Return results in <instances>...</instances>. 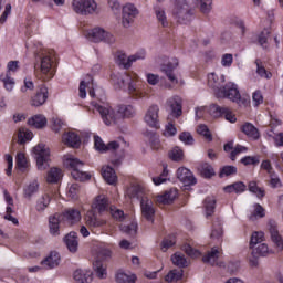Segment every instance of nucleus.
<instances>
[{"instance_id":"4468645a","label":"nucleus","mask_w":283,"mask_h":283,"mask_svg":"<svg viewBox=\"0 0 283 283\" xmlns=\"http://www.w3.org/2000/svg\"><path fill=\"white\" fill-rule=\"evenodd\" d=\"M139 205L143 218H145L147 222H150V224H154L156 222V208H154V201L149 198H145L140 200Z\"/></svg>"},{"instance_id":"ea45409f","label":"nucleus","mask_w":283,"mask_h":283,"mask_svg":"<svg viewBox=\"0 0 283 283\" xmlns=\"http://www.w3.org/2000/svg\"><path fill=\"white\" fill-rule=\"evenodd\" d=\"M176 198H178V190L170 189L166 191L164 195H160L158 197V200L161 205H171V202H174Z\"/></svg>"},{"instance_id":"8fccbe9b","label":"nucleus","mask_w":283,"mask_h":283,"mask_svg":"<svg viewBox=\"0 0 283 283\" xmlns=\"http://www.w3.org/2000/svg\"><path fill=\"white\" fill-rule=\"evenodd\" d=\"M93 269L99 280L107 279V269H105V266H103V262L95 260L93 262Z\"/></svg>"},{"instance_id":"9d476101","label":"nucleus","mask_w":283,"mask_h":283,"mask_svg":"<svg viewBox=\"0 0 283 283\" xmlns=\"http://www.w3.org/2000/svg\"><path fill=\"white\" fill-rule=\"evenodd\" d=\"M209 114L212 118H224L228 123L233 124L238 122V118L229 107L220 106L218 104H211L209 106Z\"/></svg>"},{"instance_id":"39448f33","label":"nucleus","mask_w":283,"mask_h":283,"mask_svg":"<svg viewBox=\"0 0 283 283\" xmlns=\"http://www.w3.org/2000/svg\"><path fill=\"white\" fill-rule=\"evenodd\" d=\"M33 158L36 161V168L39 171H45L50 168V147L45 144H38L33 147Z\"/></svg>"},{"instance_id":"bf43d9fd","label":"nucleus","mask_w":283,"mask_h":283,"mask_svg":"<svg viewBox=\"0 0 283 283\" xmlns=\"http://www.w3.org/2000/svg\"><path fill=\"white\" fill-rule=\"evenodd\" d=\"M94 148L99 154H107V144L98 135H94Z\"/></svg>"},{"instance_id":"6ab92c4d","label":"nucleus","mask_w":283,"mask_h":283,"mask_svg":"<svg viewBox=\"0 0 283 283\" xmlns=\"http://www.w3.org/2000/svg\"><path fill=\"white\" fill-rule=\"evenodd\" d=\"M63 242L66 244V249H69L70 253H76L78 251V233L75 231L67 233Z\"/></svg>"},{"instance_id":"c03bdc74","label":"nucleus","mask_w":283,"mask_h":283,"mask_svg":"<svg viewBox=\"0 0 283 283\" xmlns=\"http://www.w3.org/2000/svg\"><path fill=\"white\" fill-rule=\"evenodd\" d=\"M155 17L164 28H169V21H167V13L160 7H154Z\"/></svg>"},{"instance_id":"e433bc0d","label":"nucleus","mask_w":283,"mask_h":283,"mask_svg":"<svg viewBox=\"0 0 283 283\" xmlns=\"http://www.w3.org/2000/svg\"><path fill=\"white\" fill-rule=\"evenodd\" d=\"M248 191L252 193V196H255L259 200H262L264 196H266V190L264 188L258 186V181H249L248 184Z\"/></svg>"},{"instance_id":"5701e85b","label":"nucleus","mask_w":283,"mask_h":283,"mask_svg":"<svg viewBox=\"0 0 283 283\" xmlns=\"http://www.w3.org/2000/svg\"><path fill=\"white\" fill-rule=\"evenodd\" d=\"M92 207L98 213H105L109 209V199L105 195H98L95 197Z\"/></svg>"},{"instance_id":"58836bf2","label":"nucleus","mask_w":283,"mask_h":283,"mask_svg":"<svg viewBox=\"0 0 283 283\" xmlns=\"http://www.w3.org/2000/svg\"><path fill=\"white\" fill-rule=\"evenodd\" d=\"M185 277V271L184 270H170L166 275H165V282L168 283H176L180 282Z\"/></svg>"},{"instance_id":"f3484780","label":"nucleus","mask_w":283,"mask_h":283,"mask_svg":"<svg viewBox=\"0 0 283 283\" xmlns=\"http://www.w3.org/2000/svg\"><path fill=\"white\" fill-rule=\"evenodd\" d=\"M122 12L123 25L124 28H129L132 21H134V19L138 17V9L133 3H127L122 8Z\"/></svg>"},{"instance_id":"423d86ee","label":"nucleus","mask_w":283,"mask_h":283,"mask_svg":"<svg viewBox=\"0 0 283 283\" xmlns=\"http://www.w3.org/2000/svg\"><path fill=\"white\" fill-rule=\"evenodd\" d=\"M147 59V50L139 49L135 54H132L127 57L125 53H118L116 57V63L123 70H129L136 61H145Z\"/></svg>"},{"instance_id":"0eeeda50","label":"nucleus","mask_w":283,"mask_h":283,"mask_svg":"<svg viewBox=\"0 0 283 283\" xmlns=\"http://www.w3.org/2000/svg\"><path fill=\"white\" fill-rule=\"evenodd\" d=\"M72 6L74 12H76V14H81L82 17L94 14L98 8L95 0H73Z\"/></svg>"},{"instance_id":"412c9836","label":"nucleus","mask_w":283,"mask_h":283,"mask_svg":"<svg viewBox=\"0 0 283 283\" xmlns=\"http://www.w3.org/2000/svg\"><path fill=\"white\" fill-rule=\"evenodd\" d=\"M61 264V254L57 251H51L42 261V266H48V269H56Z\"/></svg>"},{"instance_id":"052dcab7","label":"nucleus","mask_w":283,"mask_h":283,"mask_svg":"<svg viewBox=\"0 0 283 283\" xmlns=\"http://www.w3.org/2000/svg\"><path fill=\"white\" fill-rule=\"evenodd\" d=\"M15 165L20 171H25L28 168V159L23 153H18L15 157Z\"/></svg>"},{"instance_id":"a211bd4d","label":"nucleus","mask_w":283,"mask_h":283,"mask_svg":"<svg viewBox=\"0 0 283 283\" xmlns=\"http://www.w3.org/2000/svg\"><path fill=\"white\" fill-rule=\"evenodd\" d=\"M62 143L72 149H78L82 145L81 136L74 132H66L62 135Z\"/></svg>"},{"instance_id":"e2e57ef3","label":"nucleus","mask_w":283,"mask_h":283,"mask_svg":"<svg viewBox=\"0 0 283 283\" xmlns=\"http://www.w3.org/2000/svg\"><path fill=\"white\" fill-rule=\"evenodd\" d=\"M179 140L180 143H184V145H193L196 143V139H193V135L189 132H181L179 134Z\"/></svg>"},{"instance_id":"603ef678","label":"nucleus","mask_w":283,"mask_h":283,"mask_svg":"<svg viewBox=\"0 0 283 283\" xmlns=\"http://www.w3.org/2000/svg\"><path fill=\"white\" fill-rule=\"evenodd\" d=\"M197 133L199 136H202L208 143H213V135L211 134V129L207 124H200L197 128Z\"/></svg>"},{"instance_id":"09e8293b","label":"nucleus","mask_w":283,"mask_h":283,"mask_svg":"<svg viewBox=\"0 0 283 283\" xmlns=\"http://www.w3.org/2000/svg\"><path fill=\"white\" fill-rule=\"evenodd\" d=\"M199 172L201 178H205V180H211V178L216 176V169H213V166H211V164H206L201 166Z\"/></svg>"},{"instance_id":"2f4dec72","label":"nucleus","mask_w":283,"mask_h":283,"mask_svg":"<svg viewBox=\"0 0 283 283\" xmlns=\"http://www.w3.org/2000/svg\"><path fill=\"white\" fill-rule=\"evenodd\" d=\"M143 134L145 138H148L151 149H155V151H158V149H160V137L156 135V132L146 129Z\"/></svg>"},{"instance_id":"dca6fc26","label":"nucleus","mask_w":283,"mask_h":283,"mask_svg":"<svg viewBox=\"0 0 283 283\" xmlns=\"http://www.w3.org/2000/svg\"><path fill=\"white\" fill-rule=\"evenodd\" d=\"M50 96V91L48 86L40 85L36 93L31 97L32 107H43L44 103H48V98Z\"/></svg>"},{"instance_id":"72a5a7b5","label":"nucleus","mask_w":283,"mask_h":283,"mask_svg":"<svg viewBox=\"0 0 283 283\" xmlns=\"http://www.w3.org/2000/svg\"><path fill=\"white\" fill-rule=\"evenodd\" d=\"M62 176H63V170H61V168L52 167L48 171L46 182L49 185H56L59 182V180H61Z\"/></svg>"},{"instance_id":"4d7b16f0","label":"nucleus","mask_w":283,"mask_h":283,"mask_svg":"<svg viewBox=\"0 0 283 283\" xmlns=\"http://www.w3.org/2000/svg\"><path fill=\"white\" fill-rule=\"evenodd\" d=\"M218 255H220V251L217 247H213L211 248V251L203 255L202 262H205V264H211V262H217Z\"/></svg>"},{"instance_id":"49530a36","label":"nucleus","mask_w":283,"mask_h":283,"mask_svg":"<svg viewBox=\"0 0 283 283\" xmlns=\"http://www.w3.org/2000/svg\"><path fill=\"white\" fill-rule=\"evenodd\" d=\"M86 224L91 229H98L101 227H105V221L96 217V214H90L86 217Z\"/></svg>"},{"instance_id":"864d4df0","label":"nucleus","mask_w":283,"mask_h":283,"mask_svg":"<svg viewBox=\"0 0 283 283\" xmlns=\"http://www.w3.org/2000/svg\"><path fill=\"white\" fill-rule=\"evenodd\" d=\"M128 195L130 198H135L136 200H139V202L142 200H145V198H143V196H144L143 186H140V185L132 186L128 189Z\"/></svg>"},{"instance_id":"c756f323","label":"nucleus","mask_w":283,"mask_h":283,"mask_svg":"<svg viewBox=\"0 0 283 283\" xmlns=\"http://www.w3.org/2000/svg\"><path fill=\"white\" fill-rule=\"evenodd\" d=\"M63 217L67 222H71V224H76L77 222H81L82 216L81 210L76 208H69L63 212Z\"/></svg>"},{"instance_id":"20e7f679","label":"nucleus","mask_w":283,"mask_h":283,"mask_svg":"<svg viewBox=\"0 0 283 283\" xmlns=\"http://www.w3.org/2000/svg\"><path fill=\"white\" fill-rule=\"evenodd\" d=\"M84 166L85 163L76 157L69 158L65 161L66 169H71V176L74 180H77V182H87V180H92V175L90 172L81 170Z\"/></svg>"},{"instance_id":"0e129e2a","label":"nucleus","mask_w":283,"mask_h":283,"mask_svg":"<svg viewBox=\"0 0 283 283\" xmlns=\"http://www.w3.org/2000/svg\"><path fill=\"white\" fill-rule=\"evenodd\" d=\"M32 138H34V134L30 130H25L18 135V143L19 145H25L28 142L32 140Z\"/></svg>"},{"instance_id":"680f3d73","label":"nucleus","mask_w":283,"mask_h":283,"mask_svg":"<svg viewBox=\"0 0 283 283\" xmlns=\"http://www.w3.org/2000/svg\"><path fill=\"white\" fill-rule=\"evenodd\" d=\"M264 240V232H253L250 239V249H255L256 244H261Z\"/></svg>"},{"instance_id":"4c0bfd02","label":"nucleus","mask_w":283,"mask_h":283,"mask_svg":"<svg viewBox=\"0 0 283 283\" xmlns=\"http://www.w3.org/2000/svg\"><path fill=\"white\" fill-rule=\"evenodd\" d=\"M49 229L51 235H61V219L56 216L49 217Z\"/></svg>"},{"instance_id":"6e6d98bb","label":"nucleus","mask_w":283,"mask_h":283,"mask_svg":"<svg viewBox=\"0 0 283 283\" xmlns=\"http://www.w3.org/2000/svg\"><path fill=\"white\" fill-rule=\"evenodd\" d=\"M240 163L241 165H244V167H249L250 165H252V167H258V165H260V155H245L240 159Z\"/></svg>"},{"instance_id":"cd10ccee","label":"nucleus","mask_w":283,"mask_h":283,"mask_svg":"<svg viewBox=\"0 0 283 283\" xmlns=\"http://www.w3.org/2000/svg\"><path fill=\"white\" fill-rule=\"evenodd\" d=\"M245 191L247 184H244V181H235L223 187L224 193H237V196H241V193H244Z\"/></svg>"},{"instance_id":"bb28decb","label":"nucleus","mask_w":283,"mask_h":283,"mask_svg":"<svg viewBox=\"0 0 283 283\" xmlns=\"http://www.w3.org/2000/svg\"><path fill=\"white\" fill-rule=\"evenodd\" d=\"M102 177L104 178L105 182H107V185H116V182H118V176L112 166H104L102 168Z\"/></svg>"},{"instance_id":"473e14b6","label":"nucleus","mask_w":283,"mask_h":283,"mask_svg":"<svg viewBox=\"0 0 283 283\" xmlns=\"http://www.w3.org/2000/svg\"><path fill=\"white\" fill-rule=\"evenodd\" d=\"M39 181L36 179H34L33 181L29 182V185H27L23 188V198H25L27 200H32V197L35 193H39Z\"/></svg>"},{"instance_id":"393cba45","label":"nucleus","mask_w":283,"mask_h":283,"mask_svg":"<svg viewBox=\"0 0 283 283\" xmlns=\"http://www.w3.org/2000/svg\"><path fill=\"white\" fill-rule=\"evenodd\" d=\"M93 273L91 270L77 269L73 272V280L76 283H92Z\"/></svg>"},{"instance_id":"a878e982","label":"nucleus","mask_w":283,"mask_h":283,"mask_svg":"<svg viewBox=\"0 0 283 283\" xmlns=\"http://www.w3.org/2000/svg\"><path fill=\"white\" fill-rule=\"evenodd\" d=\"M224 237V229L222 228V220L216 219L212 222V230L210 233L211 240H216L217 242H222V238Z\"/></svg>"},{"instance_id":"7ed1b4c3","label":"nucleus","mask_w":283,"mask_h":283,"mask_svg":"<svg viewBox=\"0 0 283 283\" xmlns=\"http://www.w3.org/2000/svg\"><path fill=\"white\" fill-rule=\"evenodd\" d=\"M91 105L98 112L104 125L107 127L118 125V111L114 109V107L107 103L106 97L98 101H92Z\"/></svg>"},{"instance_id":"7c9ffc66","label":"nucleus","mask_w":283,"mask_h":283,"mask_svg":"<svg viewBox=\"0 0 283 283\" xmlns=\"http://www.w3.org/2000/svg\"><path fill=\"white\" fill-rule=\"evenodd\" d=\"M50 202H52V197L48 193L42 195L35 202V211L38 213H44L45 209L50 207Z\"/></svg>"},{"instance_id":"f257e3e1","label":"nucleus","mask_w":283,"mask_h":283,"mask_svg":"<svg viewBox=\"0 0 283 283\" xmlns=\"http://www.w3.org/2000/svg\"><path fill=\"white\" fill-rule=\"evenodd\" d=\"M224 81L226 77L222 74L220 76L216 73L208 74V87L213 90L217 98H228L232 101V103H237L239 107H247V105H249V97L240 94L238 84L233 82L224 84Z\"/></svg>"},{"instance_id":"79ce46f5","label":"nucleus","mask_w":283,"mask_h":283,"mask_svg":"<svg viewBox=\"0 0 283 283\" xmlns=\"http://www.w3.org/2000/svg\"><path fill=\"white\" fill-rule=\"evenodd\" d=\"M273 253V250L269 249V244L260 243L253 251V258H266V255Z\"/></svg>"},{"instance_id":"ddd939ff","label":"nucleus","mask_w":283,"mask_h":283,"mask_svg":"<svg viewBox=\"0 0 283 283\" xmlns=\"http://www.w3.org/2000/svg\"><path fill=\"white\" fill-rule=\"evenodd\" d=\"M180 65V60L178 57H171L167 63L161 64V72L167 76L168 81L172 83V85H178V77L174 74V71L178 69Z\"/></svg>"},{"instance_id":"a18cd8bd","label":"nucleus","mask_w":283,"mask_h":283,"mask_svg":"<svg viewBox=\"0 0 283 283\" xmlns=\"http://www.w3.org/2000/svg\"><path fill=\"white\" fill-rule=\"evenodd\" d=\"M217 200L213 197H207L205 199V211H206V217L209 218L211 217L213 213H216V205H217Z\"/></svg>"},{"instance_id":"c85d7f7f","label":"nucleus","mask_w":283,"mask_h":283,"mask_svg":"<svg viewBox=\"0 0 283 283\" xmlns=\"http://www.w3.org/2000/svg\"><path fill=\"white\" fill-rule=\"evenodd\" d=\"M27 123L30 127H34V129H43L48 126V118L45 115L38 114L30 117Z\"/></svg>"},{"instance_id":"c9c22d12","label":"nucleus","mask_w":283,"mask_h":283,"mask_svg":"<svg viewBox=\"0 0 283 283\" xmlns=\"http://www.w3.org/2000/svg\"><path fill=\"white\" fill-rule=\"evenodd\" d=\"M136 280H138V276L135 273L127 274L123 270L117 271L115 274V281L117 283H136Z\"/></svg>"},{"instance_id":"4be33fe9","label":"nucleus","mask_w":283,"mask_h":283,"mask_svg":"<svg viewBox=\"0 0 283 283\" xmlns=\"http://www.w3.org/2000/svg\"><path fill=\"white\" fill-rule=\"evenodd\" d=\"M241 132L250 138V140H260V129H258L251 122H245L241 126Z\"/></svg>"},{"instance_id":"37998d69","label":"nucleus","mask_w":283,"mask_h":283,"mask_svg":"<svg viewBox=\"0 0 283 283\" xmlns=\"http://www.w3.org/2000/svg\"><path fill=\"white\" fill-rule=\"evenodd\" d=\"M96 260H98V262H108V260H112V250H109V248L107 247H98L97 248V258Z\"/></svg>"},{"instance_id":"9b49d317","label":"nucleus","mask_w":283,"mask_h":283,"mask_svg":"<svg viewBox=\"0 0 283 283\" xmlns=\"http://www.w3.org/2000/svg\"><path fill=\"white\" fill-rule=\"evenodd\" d=\"M41 72L45 75V81H51L56 74V61L54 55L46 54L41 59Z\"/></svg>"},{"instance_id":"de8ad7c7","label":"nucleus","mask_w":283,"mask_h":283,"mask_svg":"<svg viewBox=\"0 0 283 283\" xmlns=\"http://www.w3.org/2000/svg\"><path fill=\"white\" fill-rule=\"evenodd\" d=\"M238 174V167L233 165H226L219 169V178H229V176H235Z\"/></svg>"},{"instance_id":"1a4fd4ad","label":"nucleus","mask_w":283,"mask_h":283,"mask_svg":"<svg viewBox=\"0 0 283 283\" xmlns=\"http://www.w3.org/2000/svg\"><path fill=\"white\" fill-rule=\"evenodd\" d=\"M86 39L93 41V43H114V35L103 28H94L87 31Z\"/></svg>"},{"instance_id":"aec40b11","label":"nucleus","mask_w":283,"mask_h":283,"mask_svg":"<svg viewBox=\"0 0 283 283\" xmlns=\"http://www.w3.org/2000/svg\"><path fill=\"white\" fill-rule=\"evenodd\" d=\"M167 103L170 107V116H172V118H180V116H182V99H180L178 96H175L168 99Z\"/></svg>"},{"instance_id":"338daca9","label":"nucleus","mask_w":283,"mask_h":283,"mask_svg":"<svg viewBox=\"0 0 283 283\" xmlns=\"http://www.w3.org/2000/svg\"><path fill=\"white\" fill-rule=\"evenodd\" d=\"M20 92L22 94H25L27 92H34V82L30 77H25L23 80V85L20 88Z\"/></svg>"},{"instance_id":"5fc2aeb1","label":"nucleus","mask_w":283,"mask_h":283,"mask_svg":"<svg viewBox=\"0 0 283 283\" xmlns=\"http://www.w3.org/2000/svg\"><path fill=\"white\" fill-rule=\"evenodd\" d=\"M168 158L172 160V163H180L185 158V151L181 150L180 147H174L168 153Z\"/></svg>"},{"instance_id":"6e6552de","label":"nucleus","mask_w":283,"mask_h":283,"mask_svg":"<svg viewBox=\"0 0 283 283\" xmlns=\"http://www.w3.org/2000/svg\"><path fill=\"white\" fill-rule=\"evenodd\" d=\"M176 176L178 180L182 182L185 191H191V187L198 185L196 175L187 167H179L176 171Z\"/></svg>"},{"instance_id":"f03ea898","label":"nucleus","mask_w":283,"mask_h":283,"mask_svg":"<svg viewBox=\"0 0 283 283\" xmlns=\"http://www.w3.org/2000/svg\"><path fill=\"white\" fill-rule=\"evenodd\" d=\"M196 6H199L202 14L211 12L213 0H175L172 17L181 25H189L196 21Z\"/></svg>"},{"instance_id":"13d9d810","label":"nucleus","mask_w":283,"mask_h":283,"mask_svg":"<svg viewBox=\"0 0 283 283\" xmlns=\"http://www.w3.org/2000/svg\"><path fill=\"white\" fill-rule=\"evenodd\" d=\"M223 151L226 154H229V158L230 160H232V163H235L239 154L238 151L233 148V140H229L223 145Z\"/></svg>"},{"instance_id":"a19ab883","label":"nucleus","mask_w":283,"mask_h":283,"mask_svg":"<svg viewBox=\"0 0 283 283\" xmlns=\"http://www.w3.org/2000/svg\"><path fill=\"white\" fill-rule=\"evenodd\" d=\"M230 25H234V28H239L241 30V36L247 34V25L244 24V20L238 15H230L228 19Z\"/></svg>"},{"instance_id":"774afa93","label":"nucleus","mask_w":283,"mask_h":283,"mask_svg":"<svg viewBox=\"0 0 283 283\" xmlns=\"http://www.w3.org/2000/svg\"><path fill=\"white\" fill-rule=\"evenodd\" d=\"M176 134H178V128H176V125H174V123L169 122L165 126L164 136H166V138H174V136H176Z\"/></svg>"},{"instance_id":"f704fd0d","label":"nucleus","mask_w":283,"mask_h":283,"mask_svg":"<svg viewBox=\"0 0 283 283\" xmlns=\"http://www.w3.org/2000/svg\"><path fill=\"white\" fill-rule=\"evenodd\" d=\"M127 73H113L111 80L115 83L116 90H123L127 87Z\"/></svg>"},{"instance_id":"69168bd1","label":"nucleus","mask_w":283,"mask_h":283,"mask_svg":"<svg viewBox=\"0 0 283 283\" xmlns=\"http://www.w3.org/2000/svg\"><path fill=\"white\" fill-rule=\"evenodd\" d=\"M0 81H2L7 92H12L14 90V78L10 77L8 74L4 77L1 75Z\"/></svg>"},{"instance_id":"2eb2a0df","label":"nucleus","mask_w":283,"mask_h":283,"mask_svg":"<svg viewBox=\"0 0 283 283\" xmlns=\"http://www.w3.org/2000/svg\"><path fill=\"white\" fill-rule=\"evenodd\" d=\"M159 112H160V108L158 107V105L153 104L151 106H149L144 117V120L148 125V127H151L153 129L160 128V123L158 122Z\"/></svg>"},{"instance_id":"f8f14e48","label":"nucleus","mask_w":283,"mask_h":283,"mask_svg":"<svg viewBox=\"0 0 283 283\" xmlns=\"http://www.w3.org/2000/svg\"><path fill=\"white\" fill-rule=\"evenodd\" d=\"M268 230L270 233L271 242L274 244V248L279 253H282L283 251V237L280 234V230L277 229V222L275 220L271 219L268 222Z\"/></svg>"},{"instance_id":"3c124183","label":"nucleus","mask_w":283,"mask_h":283,"mask_svg":"<svg viewBox=\"0 0 283 283\" xmlns=\"http://www.w3.org/2000/svg\"><path fill=\"white\" fill-rule=\"evenodd\" d=\"M171 262L175 266H178V269H187V258H185V254L176 252L171 255Z\"/></svg>"},{"instance_id":"b1692460","label":"nucleus","mask_w":283,"mask_h":283,"mask_svg":"<svg viewBox=\"0 0 283 283\" xmlns=\"http://www.w3.org/2000/svg\"><path fill=\"white\" fill-rule=\"evenodd\" d=\"M136 116V108L132 105H118L117 106V118L118 122L125 120V118H134Z\"/></svg>"}]
</instances>
